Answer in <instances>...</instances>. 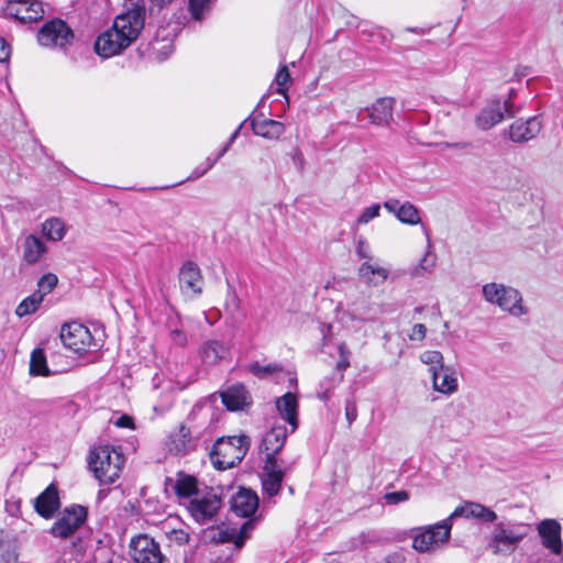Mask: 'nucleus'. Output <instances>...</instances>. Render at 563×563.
Wrapping results in <instances>:
<instances>
[{
	"label": "nucleus",
	"mask_w": 563,
	"mask_h": 563,
	"mask_svg": "<svg viewBox=\"0 0 563 563\" xmlns=\"http://www.w3.org/2000/svg\"><path fill=\"white\" fill-rule=\"evenodd\" d=\"M217 162H218V161H217V158H216V157H214V158H210V157H208V158L205 161V163H202V164L206 166V168H208V169L210 170V169L214 166V164H216Z\"/></svg>",
	"instance_id": "nucleus-62"
},
{
	"label": "nucleus",
	"mask_w": 563,
	"mask_h": 563,
	"mask_svg": "<svg viewBox=\"0 0 563 563\" xmlns=\"http://www.w3.org/2000/svg\"><path fill=\"white\" fill-rule=\"evenodd\" d=\"M88 510L81 505L66 507L49 529V533L59 539L70 538L87 520Z\"/></svg>",
	"instance_id": "nucleus-8"
},
{
	"label": "nucleus",
	"mask_w": 563,
	"mask_h": 563,
	"mask_svg": "<svg viewBox=\"0 0 563 563\" xmlns=\"http://www.w3.org/2000/svg\"><path fill=\"white\" fill-rule=\"evenodd\" d=\"M380 206L378 203L372 205L363 210L357 219L358 223L366 224L374 218L378 217Z\"/></svg>",
	"instance_id": "nucleus-46"
},
{
	"label": "nucleus",
	"mask_w": 563,
	"mask_h": 563,
	"mask_svg": "<svg viewBox=\"0 0 563 563\" xmlns=\"http://www.w3.org/2000/svg\"><path fill=\"white\" fill-rule=\"evenodd\" d=\"M431 377L435 391L451 395L457 390V378L453 367L444 365L440 371H433Z\"/></svg>",
	"instance_id": "nucleus-27"
},
{
	"label": "nucleus",
	"mask_w": 563,
	"mask_h": 563,
	"mask_svg": "<svg viewBox=\"0 0 563 563\" xmlns=\"http://www.w3.org/2000/svg\"><path fill=\"white\" fill-rule=\"evenodd\" d=\"M114 424L120 428H133L134 427L132 417H130L128 415H122L120 418H118V420L114 422Z\"/></svg>",
	"instance_id": "nucleus-58"
},
{
	"label": "nucleus",
	"mask_w": 563,
	"mask_h": 563,
	"mask_svg": "<svg viewBox=\"0 0 563 563\" xmlns=\"http://www.w3.org/2000/svg\"><path fill=\"white\" fill-rule=\"evenodd\" d=\"M58 278L55 274L48 273L43 275L38 283V290L36 292H42L43 297L49 294L57 285Z\"/></svg>",
	"instance_id": "nucleus-44"
},
{
	"label": "nucleus",
	"mask_w": 563,
	"mask_h": 563,
	"mask_svg": "<svg viewBox=\"0 0 563 563\" xmlns=\"http://www.w3.org/2000/svg\"><path fill=\"white\" fill-rule=\"evenodd\" d=\"M146 23V4H136L133 9L119 14L112 26L95 41V52L102 58L121 54L140 35Z\"/></svg>",
	"instance_id": "nucleus-1"
},
{
	"label": "nucleus",
	"mask_w": 563,
	"mask_h": 563,
	"mask_svg": "<svg viewBox=\"0 0 563 563\" xmlns=\"http://www.w3.org/2000/svg\"><path fill=\"white\" fill-rule=\"evenodd\" d=\"M250 448L246 435L218 439L210 450V460L217 470L224 471L241 463Z\"/></svg>",
	"instance_id": "nucleus-4"
},
{
	"label": "nucleus",
	"mask_w": 563,
	"mask_h": 563,
	"mask_svg": "<svg viewBox=\"0 0 563 563\" xmlns=\"http://www.w3.org/2000/svg\"><path fill=\"white\" fill-rule=\"evenodd\" d=\"M214 0H188V11L195 21H202L210 12Z\"/></svg>",
	"instance_id": "nucleus-38"
},
{
	"label": "nucleus",
	"mask_w": 563,
	"mask_h": 563,
	"mask_svg": "<svg viewBox=\"0 0 563 563\" xmlns=\"http://www.w3.org/2000/svg\"><path fill=\"white\" fill-rule=\"evenodd\" d=\"M59 507L58 489L54 484H51L34 499L35 511L45 519L52 518Z\"/></svg>",
	"instance_id": "nucleus-20"
},
{
	"label": "nucleus",
	"mask_w": 563,
	"mask_h": 563,
	"mask_svg": "<svg viewBox=\"0 0 563 563\" xmlns=\"http://www.w3.org/2000/svg\"><path fill=\"white\" fill-rule=\"evenodd\" d=\"M287 435L288 431L285 426L279 424L272 427L263 437L260 450L264 452L265 455H278L285 445Z\"/></svg>",
	"instance_id": "nucleus-24"
},
{
	"label": "nucleus",
	"mask_w": 563,
	"mask_h": 563,
	"mask_svg": "<svg viewBox=\"0 0 563 563\" xmlns=\"http://www.w3.org/2000/svg\"><path fill=\"white\" fill-rule=\"evenodd\" d=\"M456 517L476 519L483 523H490L497 520V515L490 508L475 501H464L450 515V519Z\"/></svg>",
	"instance_id": "nucleus-16"
},
{
	"label": "nucleus",
	"mask_w": 563,
	"mask_h": 563,
	"mask_svg": "<svg viewBox=\"0 0 563 563\" xmlns=\"http://www.w3.org/2000/svg\"><path fill=\"white\" fill-rule=\"evenodd\" d=\"M173 0H144L146 4L147 31L153 30V40L148 43L151 55L158 62L167 59L173 51L174 38L181 31L184 23L173 16L167 19Z\"/></svg>",
	"instance_id": "nucleus-2"
},
{
	"label": "nucleus",
	"mask_w": 563,
	"mask_h": 563,
	"mask_svg": "<svg viewBox=\"0 0 563 563\" xmlns=\"http://www.w3.org/2000/svg\"><path fill=\"white\" fill-rule=\"evenodd\" d=\"M452 522L450 517L432 526L421 527L413 530L412 547L419 552L434 550L438 544L448 542L450 539Z\"/></svg>",
	"instance_id": "nucleus-6"
},
{
	"label": "nucleus",
	"mask_w": 563,
	"mask_h": 563,
	"mask_svg": "<svg viewBox=\"0 0 563 563\" xmlns=\"http://www.w3.org/2000/svg\"><path fill=\"white\" fill-rule=\"evenodd\" d=\"M250 120L254 134L264 139L277 140L285 133V125L279 121L272 119L260 120L257 118H252Z\"/></svg>",
	"instance_id": "nucleus-30"
},
{
	"label": "nucleus",
	"mask_w": 563,
	"mask_h": 563,
	"mask_svg": "<svg viewBox=\"0 0 563 563\" xmlns=\"http://www.w3.org/2000/svg\"><path fill=\"white\" fill-rule=\"evenodd\" d=\"M356 254L361 258H366V260L371 258L368 244L362 239L358 240V242H357Z\"/></svg>",
	"instance_id": "nucleus-55"
},
{
	"label": "nucleus",
	"mask_w": 563,
	"mask_h": 563,
	"mask_svg": "<svg viewBox=\"0 0 563 563\" xmlns=\"http://www.w3.org/2000/svg\"><path fill=\"white\" fill-rule=\"evenodd\" d=\"M224 345L217 340L207 341L201 346V357L205 363L214 364L222 357Z\"/></svg>",
	"instance_id": "nucleus-35"
},
{
	"label": "nucleus",
	"mask_w": 563,
	"mask_h": 563,
	"mask_svg": "<svg viewBox=\"0 0 563 563\" xmlns=\"http://www.w3.org/2000/svg\"><path fill=\"white\" fill-rule=\"evenodd\" d=\"M57 371H52L47 365V357L42 347H36L31 353L30 358V374L32 376H51L56 374Z\"/></svg>",
	"instance_id": "nucleus-33"
},
{
	"label": "nucleus",
	"mask_w": 563,
	"mask_h": 563,
	"mask_svg": "<svg viewBox=\"0 0 563 563\" xmlns=\"http://www.w3.org/2000/svg\"><path fill=\"white\" fill-rule=\"evenodd\" d=\"M242 125H240L233 133L232 135L230 136L229 141L227 142V144L224 146H228V148H230V146L233 144V142L235 141V139L238 137L239 135V132H240V129H241Z\"/></svg>",
	"instance_id": "nucleus-61"
},
{
	"label": "nucleus",
	"mask_w": 563,
	"mask_h": 563,
	"mask_svg": "<svg viewBox=\"0 0 563 563\" xmlns=\"http://www.w3.org/2000/svg\"><path fill=\"white\" fill-rule=\"evenodd\" d=\"M222 404L230 411H238L251 404V397L242 384H235L221 393Z\"/></svg>",
	"instance_id": "nucleus-25"
},
{
	"label": "nucleus",
	"mask_w": 563,
	"mask_h": 563,
	"mask_svg": "<svg viewBox=\"0 0 563 563\" xmlns=\"http://www.w3.org/2000/svg\"><path fill=\"white\" fill-rule=\"evenodd\" d=\"M254 528L253 520L244 522L240 529L225 527L219 528L213 531L211 537L212 541L217 543L233 542L235 548L240 549L244 545L246 539L250 537V532Z\"/></svg>",
	"instance_id": "nucleus-18"
},
{
	"label": "nucleus",
	"mask_w": 563,
	"mask_h": 563,
	"mask_svg": "<svg viewBox=\"0 0 563 563\" xmlns=\"http://www.w3.org/2000/svg\"><path fill=\"white\" fill-rule=\"evenodd\" d=\"M483 296L488 302L497 305L512 316L519 317L527 312L520 292L512 287L489 283L483 286Z\"/></svg>",
	"instance_id": "nucleus-5"
},
{
	"label": "nucleus",
	"mask_w": 563,
	"mask_h": 563,
	"mask_svg": "<svg viewBox=\"0 0 563 563\" xmlns=\"http://www.w3.org/2000/svg\"><path fill=\"white\" fill-rule=\"evenodd\" d=\"M427 328L422 323H417L412 327L409 339L411 341H422L426 338Z\"/></svg>",
	"instance_id": "nucleus-51"
},
{
	"label": "nucleus",
	"mask_w": 563,
	"mask_h": 563,
	"mask_svg": "<svg viewBox=\"0 0 563 563\" xmlns=\"http://www.w3.org/2000/svg\"><path fill=\"white\" fill-rule=\"evenodd\" d=\"M130 552L135 563H163L165 561L159 543L144 533L131 539Z\"/></svg>",
	"instance_id": "nucleus-12"
},
{
	"label": "nucleus",
	"mask_w": 563,
	"mask_h": 563,
	"mask_svg": "<svg viewBox=\"0 0 563 563\" xmlns=\"http://www.w3.org/2000/svg\"><path fill=\"white\" fill-rule=\"evenodd\" d=\"M542 545L553 554H560L563 549L561 540L562 527L555 519H544L537 527Z\"/></svg>",
	"instance_id": "nucleus-15"
},
{
	"label": "nucleus",
	"mask_w": 563,
	"mask_h": 563,
	"mask_svg": "<svg viewBox=\"0 0 563 563\" xmlns=\"http://www.w3.org/2000/svg\"><path fill=\"white\" fill-rule=\"evenodd\" d=\"M395 99L379 98L369 109V119L373 124L387 125L393 120Z\"/></svg>",
	"instance_id": "nucleus-31"
},
{
	"label": "nucleus",
	"mask_w": 563,
	"mask_h": 563,
	"mask_svg": "<svg viewBox=\"0 0 563 563\" xmlns=\"http://www.w3.org/2000/svg\"><path fill=\"white\" fill-rule=\"evenodd\" d=\"M10 54V46L4 41V38L0 36V63H7L9 60Z\"/></svg>",
	"instance_id": "nucleus-56"
},
{
	"label": "nucleus",
	"mask_w": 563,
	"mask_h": 563,
	"mask_svg": "<svg viewBox=\"0 0 563 563\" xmlns=\"http://www.w3.org/2000/svg\"><path fill=\"white\" fill-rule=\"evenodd\" d=\"M73 40V30L64 20L58 18L45 22L37 33L40 45L45 47L64 48Z\"/></svg>",
	"instance_id": "nucleus-11"
},
{
	"label": "nucleus",
	"mask_w": 563,
	"mask_h": 563,
	"mask_svg": "<svg viewBox=\"0 0 563 563\" xmlns=\"http://www.w3.org/2000/svg\"><path fill=\"white\" fill-rule=\"evenodd\" d=\"M343 380V374L332 373L331 376L324 377L320 384V391L318 398L322 401H327L331 397V391Z\"/></svg>",
	"instance_id": "nucleus-39"
},
{
	"label": "nucleus",
	"mask_w": 563,
	"mask_h": 563,
	"mask_svg": "<svg viewBox=\"0 0 563 563\" xmlns=\"http://www.w3.org/2000/svg\"><path fill=\"white\" fill-rule=\"evenodd\" d=\"M41 231L47 240L53 242L62 241L67 233L64 220L57 217L46 219L41 225Z\"/></svg>",
	"instance_id": "nucleus-32"
},
{
	"label": "nucleus",
	"mask_w": 563,
	"mask_h": 563,
	"mask_svg": "<svg viewBox=\"0 0 563 563\" xmlns=\"http://www.w3.org/2000/svg\"><path fill=\"white\" fill-rule=\"evenodd\" d=\"M199 434H194L186 423H180L165 440V450L177 457L187 456L196 452L200 445Z\"/></svg>",
	"instance_id": "nucleus-9"
},
{
	"label": "nucleus",
	"mask_w": 563,
	"mask_h": 563,
	"mask_svg": "<svg viewBox=\"0 0 563 563\" xmlns=\"http://www.w3.org/2000/svg\"><path fill=\"white\" fill-rule=\"evenodd\" d=\"M384 208L401 223L415 225L420 222L418 208L409 201L400 203L397 199H388L384 202Z\"/></svg>",
	"instance_id": "nucleus-22"
},
{
	"label": "nucleus",
	"mask_w": 563,
	"mask_h": 563,
	"mask_svg": "<svg viewBox=\"0 0 563 563\" xmlns=\"http://www.w3.org/2000/svg\"><path fill=\"white\" fill-rule=\"evenodd\" d=\"M123 463L122 452L109 444L95 446L88 457L89 470L100 485L113 484L120 476Z\"/></svg>",
	"instance_id": "nucleus-3"
},
{
	"label": "nucleus",
	"mask_w": 563,
	"mask_h": 563,
	"mask_svg": "<svg viewBox=\"0 0 563 563\" xmlns=\"http://www.w3.org/2000/svg\"><path fill=\"white\" fill-rule=\"evenodd\" d=\"M168 539L177 545H184L189 542L190 536L183 529H174L169 532Z\"/></svg>",
	"instance_id": "nucleus-47"
},
{
	"label": "nucleus",
	"mask_w": 563,
	"mask_h": 563,
	"mask_svg": "<svg viewBox=\"0 0 563 563\" xmlns=\"http://www.w3.org/2000/svg\"><path fill=\"white\" fill-rule=\"evenodd\" d=\"M384 498L388 505H397L408 500L409 494L406 490H398L385 494Z\"/></svg>",
	"instance_id": "nucleus-48"
},
{
	"label": "nucleus",
	"mask_w": 563,
	"mask_h": 563,
	"mask_svg": "<svg viewBox=\"0 0 563 563\" xmlns=\"http://www.w3.org/2000/svg\"><path fill=\"white\" fill-rule=\"evenodd\" d=\"M284 477L277 474L263 473L262 487L266 495L269 497L276 496L280 488Z\"/></svg>",
	"instance_id": "nucleus-40"
},
{
	"label": "nucleus",
	"mask_w": 563,
	"mask_h": 563,
	"mask_svg": "<svg viewBox=\"0 0 563 563\" xmlns=\"http://www.w3.org/2000/svg\"><path fill=\"white\" fill-rule=\"evenodd\" d=\"M369 534L362 532L357 537L352 538L346 545L347 550H356L366 545L369 542Z\"/></svg>",
	"instance_id": "nucleus-49"
},
{
	"label": "nucleus",
	"mask_w": 563,
	"mask_h": 563,
	"mask_svg": "<svg viewBox=\"0 0 563 563\" xmlns=\"http://www.w3.org/2000/svg\"><path fill=\"white\" fill-rule=\"evenodd\" d=\"M276 409L283 420L290 426V433L298 429V400L288 391L276 399Z\"/></svg>",
	"instance_id": "nucleus-23"
},
{
	"label": "nucleus",
	"mask_w": 563,
	"mask_h": 563,
	"mask_svg": "<svg viewBox=\"0 0 563 563\" xmlns=\"http://www.w3.org/2000/svg\"><path fill=\"white\" fill-rule=\"evenodd\" d=\"M18 7L13 13L19 21L35 22L44 16L43 3L38 0H16Z\"/></svg>",
	"instance_id": "nucleus-29"
},
{
	"label": "nucleus",
	"mask_w": 563,
	"mask_h": 563,
	"mask_svg": "<svg viewBox=\"0 0 563 563\" xmlns=\"http://www.w3.org/2000/svg\"><path fill=\"white\" fill-rule=\"evenodd\" d=\"M228 151H229L228 146H223V147L219 151L218 155L216 156L217 161H219V159H220V158H221V157H222V156H223Z\"/></svg>",
	"instance_id": "nucleus-64"
},
{
	"label": "nucleus",
	"mask_w": 563,
	"mask_h": 563,
	"mask_svg": "<svg viewBox=\"0 0 563 563\" xmlns=\"http://www.w3.org/2000/svg\"><path fill=\"white\" fill-rule=\"evenodd\" d=\"M59 338L65 347L78 354L98 347L89 329L81 323L71 322L64 324Z\"/></svg>",
	"instance_id": "nucleus-10"
},
{
	"label": "nucleus",
	"mask_w": 563,
	"mask_h": 563,
	"mask_svg": "<svg viewBox=\"0 0 563 563\" xmlns=\"http://www.w3.org/2000/svg\"><path fill=\"white\" fill-rule=\"evenodd\" d=\"M542 122L537 117L527 120L518 119L509 125L508 135L514 143H527L538 136L541 132Z\"/></svg>",
	"instance_id": "nucleus-14"
},
{
	"label": "nucleus",
	"mask_w": 563,
	"mask_h": 563,
	"mask_svg": "<svg viewBox=\"0 0 563 563\" xmlns=\"http://www.w3.org/2000/svg\"><path fill=\"white\" fill-rule=\"evenodd\" d=\"M172 342L177 346H185L187 344V335L179 329H174L169 333Z\"/></svg>",
	"instance_id": "nucleus-53"
},
{
	"label": "nucleus",
	"mask_w": 563,
	"mask_h": 563,
	"mask_svg": "<svg viewBox=\"0 0 563 563\" xmlns=\"http://www.w3.org/2000/svg\"><path fill=\"white\" fill-rule=\"evenodd\" d=\"M501 111L505 114V118H514L520 111V107H517L512 100L506 99L501 102Z\"/></svg>",
	"instance_id": "nucleus-50"
},
{
	"label": "nucleus",
	"mask_w": 563,
	"mask_h": 563,
	"mask_svg": "<svg viewBox=\"0 0 563 563\" xmlns=\"http://www.w3.org/2000/svg\"><path fill=\"white\" fill-rule=\"evenodd\" d=\"M221 507V499L214 493H207L201 497H194L189 500L187 509L192 518L199 523H207L211 520Z\"/></svg>",
	"instance_id": "nucleus-13"
},
{
	"label": "nucleus",
	"mask_w": 563,
	"mask_h": 563,
	"mask_svg": "<svg viewBox=\"0 0 563 563\" xmlns=\"http://www.w3.org/2000/svg\"><path fill=\"white\" fill-rule=\"evenodd\" d=\"M437 262V255L430 251H428L422 257L420 264L415 267L412 275L413 276H422L424 273L430 272Z\"/></svg>",
	"instance_id": "nucleus-43"
},
{
	"label": "nucleus",
	"mask_w": 563,
	"mask_h": 563,
	"mask_svg": "<svg viewBox=\"0 0 563 563\" xmlns=\"http://www.w3.org/2000/svg\"><path fill=\"white\" fill-rule=\"evenodd\" d=\"M292 465L294 463L285 465V462L279 460L277 455H265L263 473L277 474L284 477L292 468Z\"/></svg>",
	"instance_id": "nucleus-37"
},
{
	"label": "nucleus",
	"mask_w": 563,
	"mask_h": 563,
	"mask_svg": "<svg viewBox=\"0 0 563 563\" xmlns=\"http://www.w3.org/2000/svg\"><path fill=\"white\" fill-rule=\"evenodd\" d=\"M420 361L429 366V373L432 375L433 371L438 372L443 368V355L439 351H424L420 355Z\"/></svg>",
	"instance_id": "nucleus-41"
},
{
	"label": "nucleus",
	"mask_w": 563,
	"mask_h": 563,
	"mask_svg": "<svg viewBox=\"0 0 563 563\" xmlns=\"http://www.w3.org/2000/svg\"><path fill=\"white\" fill-rule=\"evenodd\" d=\"M505 119L501 111V101L492 100L486 107L475 115L474 122L478 130L488 131Z\"/></svg>",
	"instance_id": "nucleus-21"
},
{
	"label": "nucleus",
	"mask_w": 563,
	"mask_h": 563,
	"mask_svg": "<svg viewBox=\"0 0 563 563\" xmlns=\"http://www.w3.org/2000/svg\"><path fill=\"white\" fill-rule=\"evenodd\" d=\"M179 284L184 292L198 296L202 292V275L199 266L192 261H186L179 269Z\"/></svg>",
	"instance_id": "nucleus-17"
},
{
	"label": "nucleus",
	"mask_w": 563,
	"mask_h": 563,
	"mask_svg": "<svg viewBox=\"0 0 563 563\" xmlns=\"http://www.w3.org/2000/svg\"><path fill=\"white\" fill-rule=\"evenodd\" d=\"M249 371L258 378H267L275 373L282 372L283 366L276 363L261 365L258 362H254L250 364Z\"/></svg>",
	"instance_id": "nucleus-42"
},
{
	"label": "nucleus",
	"mask_w": 563,
	"mask_h": 563,
	"mask_svg": "<svg viewBox=\"0 0 563 563\" xmlns=\"http://www.w3.org/2000/svg\"><path fill=\"white\" fill-rule=\"evenodd\" d=\"M527 536L526 525L520 522H497L492 533L489 545L494 553L514 550Z\"/></svg>",
	"instance_id": "nucleus-7"
},
{
	"label": "nucleus",
	"mask_w": 563,
	"mask_h": 563,
	"mask_svg": "<svg viewBox=\"0 0 563 563\" xmlns=\"http://www.w3.org/2000/svg\"><path fill=\"white\" fill-rule=\"evenodd\" d=\"M340 350V360L338 361L335 365V372L336 374H343V372L350 366L349 357L344 353V347L341 345L339 347Z\"/></svg>",
	"instance_id": "nucleus-52"
},
{
	"label": "nucleus",
	"mask_w": 563,
	"mask_h": 563,
	"mask_svg": "<svg viewBox=\"0 0 563 563\" xmlns=\"http://www.w3.org/2000/svg\"><path fill=\"white\" fill-rule=\"evenodd\" d=\"M209 169L203 164L197 166L191 174L187 177V180H196L202 177Z\"/></svg>",
	"instance_id": "nucleus-59"
},
{
	"label": "nucleus",
	"mask_w": 563,
	"mask_h": 563,
	"mask_svg": "<svg viewBox=\"0 0 563 563\" xmlns=\"http://www.w3.org/2000/svg\"><path fill=\"white\" fill-rule=\"evenodd\" d=\"M258 507V497L255 492L241 488L231 498V510L239 517L249 518Z\"/></svg>",
	"instance_id": "nucleus-19"
},
{
	"label": "nucleus",
	"mask_w": 563,
	"mask_h": 563,
	"mask_svg": "<svg viewBox=\"0 0 563 563\" xmlns=\"http://www.w3.org/2000/svg\"><path fill=\"white\" fill-rule=\"evenodd\" d=\"M290 74L286 65L282 66L275 76V82L278 85L277 92L286 96V85L290 82Z\"/></svg>",
	"instance_id": "nucleus-45"
},
{
	"label": "nucleus",
	"mask_w": 563,
	"mask_h": 563,
	"mask_svg": "<svg viewBox=\"0 0 563 563\" xmlns=\"http://www.w3.org/2000/svg\"><path fill=\"white\" fill-rule=\"evenodd\" d=\"M345 417H346V420L350 426L355 421V419L357 417V407H356L355 402L346 401Z\"/></svg>",
	"instance_id": "nucleus-54"
},
{
	"label": "nucleus",
	"mask_w": 563,
	"mask_h": 563,
	"mask_svg": "<svg viewBox=\"0 0 563 563\" xmlns=\"http://www.w3.org/2000/svg\"><path fill=\"white\" fill-rule=\"evenodd\" d=\"M0 563H18V554L14 551L5 550L1 553Z\"/></svg>",
	"instance_id": "nucleus-57"
},
{
	"label": "nucleus",
	"mask_w": 563,
	"mask_h": 563,
	"mask_svg": "<svg viewBox=\"0 0 563 563\" xmlns=\"http://www.w3.org/2000/svg\"><path fill=\"white\" fill-rule=\"evenodd\" d=\"M170 484L178 498H190L198 494V481L194 475L178 472L176 479L166 478V485Z\"/></svg>",
	"instance_id": "nucleus-28"
},
{
	"label": "nucleus",
	"mask_w": 563,
	"mask_h": 563,
	"mask_svg": "<svg viewBox=\"0 0 563 563\" xmlns=\"http://www.w3.org/2000/svg\"><path fill=\"white\" fill-rule=\"evenodd\" d=\"M445 147L448 148H459V150H466L471 148L473 145L470 142H455V143H445Z\"/></svg>",
	"instance_id": "nucleus-60"
},
{
	"label": "nucleus",
	"mask_w": 563,
	"mask_h": 563,
	"mask_svg": "<svg viewBox=\"0 0 563 563\" xmlns=\"http://www.w3.org/2000/svg\"><path fill=\"white\" fill-rule=\"evenodd\" d=\"M351 316H352L353 319H358V320H362V321H365V320L368 319L365 316L357 314L355 310H352Z\"/></svg>",
	"instance_id": "nucleus-63"
},
{
	"label": "nucleus",
	"mask_w": 563,
	"mask_h": 563,
	"mask_svg": "<svg viewBox=\"0 0 563 563\" xmlns=\"http://www.w3.org/2000/svg\"><path fill=\"white\" fill-rule=\"evenodd\" d=\"M43 301L42 292H33L24 298L16 307L15 313L19 317H25L34 313Z\"/></svg>",
	"instance_id": "nucleus-36"
},
{
	"label": "nucleus",
	"mask_w": 563,
	"mask_h": 563,
	"mask_svg": "<svg viewBox=\"0 0 563 563\" xmlns=\"http://www.w3.org/2000/svg\"><path fill=\"white\" fill-rule=\"evenodd\" d=\"M22 258L29 265L38 263L47 253V246L41 238L35 234H29L24 238L22 244Z\"/></svg>",
	"instance_id": "nucleus-26"
},
{
	"label": "nucleus",
	"mask_w": 563,
	"mask_h": 563,
	"mask_svg": "<svg viewBox=\"0 0 563 563\" xmlns=\"http://www.w3.org/2000/svg\"><path fill=\"white\" fill-rule=\"evenodd\" d=\"M358 276L363 278L367 284L377 286L388 277V271L383 267H375L369 263H363L358 268Z\"/></svg>",
	"instance_id": "nucleus-34"
}]
</instances>
